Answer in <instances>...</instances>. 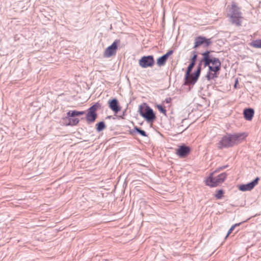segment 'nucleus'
Returning <instances> with one entry per match:
<instances>
[{
  "label": "nucleus",
  "mask_w": 261,
  "mask_h": 261,
  "mask_svg": "<svg viewBox=\"0 0 261 261\" xmlns=\"http://www.w3.org/2000/svg\"><path fill=\"white\" fill-rule=\"evenodd\" d=\"M246 137L245 133L227 134L217 144L219 149L229 148L241 143Z\"/></svg>",
  "instance_id": "1"
},
{
  "label": "nucleus",
  "mask_w": 261,
  "mask_h": 261,
  "mask_svg": "<svg viewBox=\"0 0 261 261\" xmlns=\"http://www.w3.org/2000/svg\"><path fill=\"white\" fill-rule=\"evenodd\" d=\"M210 53L209 51H206L202 54L204 66H208L211 71L217 72L221 69V62L218 58L211 56Z\"/></svg>",
  "instance_id": "2"
},
{
  "label": "nucleus",
  "mask_w": 261,
  "mask_h": 261,
  "mask_svg": "<svg viewBox=\"0 0 261 261\" xmlns=\"http://www.w3.org/2000/svg\"><path fill=\"white\" fill-rule=\"evenodd\" d=\"M229 12L230 13L229 15L231 23L237 26H240L243 17L239 8H238L234 3H232Z\"/></svg>",
  "instance_id": "3"
},
{
  "label": "nucleus",
  "mask_w": 261,
  "mask_h": 261,
  "mask_svg": "<svg viewBox=\"0 0 261 261\" xmlns=\"http://www.w3.org/2000/svg\"><path fill=\"white\" fill-rule=\"evenodd\" d=\"M227 174L225 172L214 176V173H212L206 180V184L212 187L217 186L218 185L222 183L227 177Z\"/></svg>",
  "instance_id": "4"
},
{
  "label": "nucleus",
  "mask_w": 261,
  "mask_h": 261,
  "mask_svg": "<svg viewBox=\"0 0 261 261\" xmlns=\"http://www.w3.org/2000/svg\"><path fill=\"white\" fill-rule=\"evenodd\" d=\"M142 109V107L140 106L139 108L140 115L144 118L147 122H152L155 119V115L153 110L148 106H146L144 111Z\"/></svg>",
  "instance_id": "5"
},
{
  "label": "nucleus",
  "mask_w": 261,
  "mask_h": 261,
  "mask_svg": "<svg viewBox=\"0 0 261 261\" xmlns=\"http://www.w3.org/2000/svg\"><path fill=\"white\" fill-rule=\"evenodd\" d=\"M201 62L202 61L199 63L196 71L194 73L191 74L190 73L187 77H186V74L185 75V84L194 85L197 82L201 70Z\"/></svg>",
  "instance_id": "6"
},
{
  "label": "nucleus",
  "mask_w": 261,
  "mask_h": 261,
  "mask_svg": "<svg viewBox=\"0 0 261 261\" xmlns=\"http://www.w3.org/2000/svg\"><path fill=\"white\" fill-rule=\"evenodd\" d=\"M120 43L119 39H116L113 43L108 47L105 52L103 56L106 58H110L116 54L117 45Z\"/></svg>",
  "instance_id": "7"
},
{
  "label": "nucleus",
  "mask_w": 261,
  "mask_h": 261,
  "mask_svg": "<svg viewBox=\"0 0 261 261\" xmlns=\"http://www.w3.org/2000/svg\"><path fill=\"white\" fill-rule=\"evenodd\" d=\"M139 65L144 68L151 67L154 64L153 56L149 55L142 57L139 61Z\"/></svg>",
  "instance_id": "8"
},
{
  "label": "nucleus",
  "mask_w": 261,
  "mask_h": 261,
  "mask_svg": "<svg viewBox=\"0 0 261 261\" xmlns=\"http://www.w3.org/2000/svg\"><path fill=\"white\" fill-rule=\"evenodd\" d=\"M259 179L258 177H256L249 183L241 185L239 187V189L241 191H251L258 184Z\"/></svg>",
  "instance_id": "9"
},
{
  "label": "nucleus",
  "mask_w": 261,
  "mask_h": 261,
  "mask_svg": "<svg viewBox=\"0 0 261 261\" xmlns=\"http://www.w3.org/2000/svg\"><path fill=\"white\" fill-rule=\"evenodd\" d=\"M212 43L211 39H206L205 37L199 36L195 38L194 48H197L201 45L208 46Z\"/></svg>",
  "instance_id": "10"
},
{
  "label": "nucleus",
  "mask_w": 261,
  "mask_h": 261,
  "mask_svg": "<svg viewBox=\"0 0 261 261\" xmlns=\"http://www.w3.org/2000/svg\"><path fill=\"white\" fill-rule=\"evenodd\" d=\"M190 148L186 145H181L179 146L176 150V153L180 158H184L187 156L190 152Z\"/></svg>",
  "instance_id": "11"
},
{
  "label": "nucleus",
  "mask_w": 261,
  "mask_h": 261,
  "mask_svg": "<svg viewBox=\"0 0 261 261\" xmlns=\"http://www.w3.org/2000/svg\"><path fill=\"white\" fill-rule=\"evenodd\" d=\"M173 53L172 50H169L167 53L159 58L156 64L159 66H163L165 65L168 57Z\"/></svg>",
  "instance_id": "12"
},
{
  "label": "nucleus",
  "mask_w": 261,
  "mask_h": 261,
  "mask_svg": "<svg viewBox=\"0 0 261 261\" xmlns=\"http://www.w3.org/2000/svg\"><path fill=\"white\" fill-rule=\"evenodd\" d=\"M109 105L110 108L115 113H117L121 109L118 101L116 98L109 100Z\"/></svg>",
  "instance_id": "13"
},
{
  "label": "nucleus",
  "mask_w": 261,
  "mask_h": 261,
  "mask_svg": "<svg viewBox=\"0 0 261 261\" xmlns=\"http://www.w3.org/2000/svg\"><path fill=\"white\" fill-rule=\"evenodd\" d=\"M244 116L247 120H251L254 114V111L253 109L248 108L244 110Z\"/></svg>",
  "instance_id": "14"
},
{
  "label": "nucleus",
  "mask_w": 261,
  "mask_h": 261,
  "mask_svg": "<svg viewBox=\"0 0 261 261\" xmlns=\"http://www.w3.org/2000/svg\"><path fill=\"white\" fill-rule=\"evenodd\" d=\"M97 117V114L96 113H92L88 111L86 114V121L88 123L93 122Z\"/></svg>",
  "instance_id": "15"
},
{
  "label": "nucleus",
  "mask_w": 261,
  "mask_h": 261,
  "mask_svg": "<svg viewBox=\"0 0 261 261\" xmlns=\"http://www.w3.org/2000/svg\"><path fill=\"white\" fill-rule=\"evenodd\" d=\"M250 45L256 48H261V39H257L252 41Z\"/></svg>",
  "instance_id": "16"
},
{
  "label": "nucleus",
  "mask_w": 261,
  "mask_h": 261,
  "mask_svg": "<svg viewBox=\"0 0 261 261\" xmlns=\"http://www.w3.org/2000/svg\"><path fill=\"white\" fill-rule=\"evenodd\" d=\"M212 71L209 70L206 75V78L207 80L210 81L217 77V72H211Z\"/></svg>",
  "instance_id": "17"
},
{
  "label": "nucleus",
  "mask_w": 261,
  "mask_h": 261,
  "mask_svg": "<svg viewBox=\"0 0 261 261\" xmlns=\"http://www.w3.org/2000/svg\"><path fill=\"white\" fill-rule=\"evenodd\" d=\"M97 127L96 130L97 132H99L102 131L106 127V125L103 121H101L96 124Z\"/></svg>",
  "instance_id": "18"
},
{
  "label": "nucleus",
  "mask_w": 261,
  "mask_h": 261,
  "mask_svg": "<svg viewBox=\"0 0 261 261\" xmlns=\"http://www.w3.org/2000/svg\"><path fill=\"white\" fill-rule=\"evenodd\" d=\"M136 131L138 133H139L140 135L144 136V137H147V134L146 133L144 130L141 129L140 128H139L137 126H135L134 127V132Z\"/></svg>",
  "instance_id": "19"
},
{
  "label": "nucleus",
  "mask_w": 261,
  "mask_h": 261,
  "mask_svg": "<svg viewBox=\"0 0 261 261\" xmlns=\"http://www.w3.org/2000/svg\"><path fill=\"white\" fill-rule=\"evenodd\" d=\"M195 63H193V62H191L189 65L188 66L187 71H186V77H187L188 75L190 74V73H191L193 68L194 67L195 65Z\"/></svg>",
  "instance_id": "20"
},
{
  "label": "nucleus",
  "mask_w": 261,
  "mask_h": 261,
  "mask_svg": "<svg viewBox=\"0 0 261 261\" xmlns=\"http://www.w3.org/2000/svg\"><path fill=\"white\" fill-rule=\"evenodd\" d=\"M100 106L99 104L98 103H96L95 104L93 105L92 106H91L89 109L88 111L92 112V113H96L95 111L97 110L98 108Z\"/></svg>",
  "instance_id": "21"
},
{
  "label": "nucleus",
  "mask_w": 261,
  "mask_h": 261,
  "mask_svg": "<svg viewBox=\"0 0 261 261\" xmlns=\"http://www.w3.org/2000/svg\"><path fill=\"white\" fill-rule=\"evenodd\" d=\"M156 107L160 113L163 114L165 116H166V110L161 105H157Z\"/></svg>",
  "instance_id": "22"
},
{
  "label": "nucleus",
  "mask_w": 261,
  "mask_h": 261,
  "mask_svg": "<svg viewBox=\"0 0 261 261\" xmlns=\"http://www.w3.org/2000/svg\"><path fill=\"white\" fill-rule=\"evenodd\" d=\"M223 194V191L222 190H219L217 191V193L215 194V197L217 199H220L222 198Z\"/></svg>",
  "instance_id": "23"
},
{
  "label": "nucleus",
  "mask_w": 261,
  "mask_h": 261,
  "mask_svg": "<svg viewBox=\"0 0 261 261\" xmlns=\"http://www.w3.org/2000/svg\"><path fill=\"white\" fill-rule=\"evenodd\" d=\"M67 115L69 117H74L75 116H77V111H70L67 113Z\"/></svg>",
  "instance_id": "24"
},
{
  "label": "nucleus",
  "mask_w": 261,
  "mask_h": 261,
  "mask_svg": "<svg viewBox=\"0 0 261 261\" xmlns=\"http://www.w3.org/2000/svg\"><path fill=\"white\" fill-rule=\"evenodd\" d=\"M79 122V120L77 118H71L70 119V123L72 125L77 124Z\"/></svg>",
  "instance_id": "25"
},
{
  "label": "nucleus",
  "mask_w": 261,
  "mask_h": 261,
  "mask_svg": "<svg viewBox=\"0 0 261 261\" xmlns=\"http://www.w3.org/2000/svg\"><path fill=\"white\" fill-rule=\"evenodd\" d=\"M197 58V55L196 54V53H195L193 56L191 58V62H193V63L195 64Z\"/></svg>",
  "instance_id": "26"
},
{
  "label": "nucleus",
  "mask_w": 261,
  "mask_h": 261,
  "mask_svg": "<svg viewBox=\"0 0 261 261\" xmlns=\"http://www.w3.org/2000/svg\"><path fill=\"white\" fill-rule=\"evenodd\" d=\"M228 167V165H227L221 166V167H219L215 172H217V171H219L220 170H223Z\"/></svg>",
  "instance_id": "27"
},
{
  "label": "nucleus",
  "mask_w": 261,
  "mask_h": 261,
  "mask_svg": "<svg viewBox=\"0 0 261 261\" xmlns=\"http://www.w3.org/2000/svg\"><path fill=\"white\" fill-rule=\"evenodd\" d=\"M234 228H235L233 225L230 227V228L229 229L227 232V235L225 237V239L229 235V234L231 233V232L234 230Z\"/></svg>",
  "instance_id": "28"
},
{
  "label": "nucleus",
  "mask_w": 261,
  "mask_h": 261,
  "mask_svg": "<svg viewBox=\"0 0 261 261\" xmlns=\"http://www.w3.org/2000/svg\"><path fill=\"white\" fill-rule=\"evenodd\" d=\"M171 98L170 97H168L165 99V102H166L167 103H169L171 101Z\"/></svg>",
  "instance_id": "29"
},
{
  "label": "nucleus",
  "mask_w": 261,
  "mask_h": 261,
  "mask_svg": "<svg viewBox=\"0 0 261 261\" xmlns=\"http://www.w3.org/2000/svg\"><path fill=\"white\" fill-rule=\"evenodd\" d=\"M85 113L84 111H77V116L83 115Z\"/></svg>",
  "instance_id": "30"
},
{
  "label": "nucleus",
  "mask_w": 261,
  "mask_h": 261,
  "mask_svg": "<svg viewBox=\"0 0 261 261\" xmlns=\"http://www.w3.org/2000/svg\"><path fill=\"white\" fill-rule=\"evenodd\" d=\"M242 222H240V223H236L234 225H233V226L234 227V228L237 226H240L241 224H242Z\"/></svg>",
  "instance_id": "31"
},
{
  "label": "nucleus",
  "mask_w": 261,
  "mask_h": 261,
  "mask_svg": "<svg viewBox=\"0 0 261 261\" xmlns=\"http://www.w3.org/2000/svg\"><path fill=\"white\" fill-rule=\"evenodd\" d=\"M237 83H238V80H237L236 81V83H235L234 87H236V85H237Z\"/></svg>",
  "instance_id": "32"
}]
</instances>
